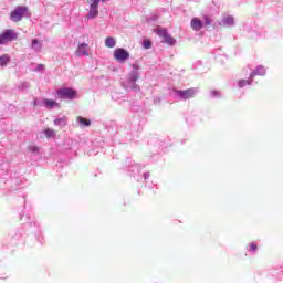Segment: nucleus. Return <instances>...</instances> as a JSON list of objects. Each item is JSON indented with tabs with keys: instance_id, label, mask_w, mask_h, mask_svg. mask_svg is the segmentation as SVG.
<instances>
[{
	"instance_id": "2",
	"label": "nucleus",
	"mask_w": 283,
	"mask_h": 283,
	"mask_svg": "<svg viewBox=\"0 0 283 283\" xmlns=\"http://www.w3.org/2000/svg\"><path fill=\"white\" fill-rule=\"evenodd\" d=\"M175 98L178 101H189V98H193L196 94H198V88H188L185 91L175 90Z\"/></svg>"
},
{
	"instance_id": "7",
	"label": "nucleus",
	"mask_w": 283,
	"mask_h": 283,
	"mask_svg": "<svg viewBox=\"0 0 283 283\" xmlns=\"http://www.w3.org/2000/svg\"><path fill=\"white\" fill-rule=\"evenodd\" d=\"M96 17H98V0H91L87 19H96Z\"/></svg>"
},
{
	"instance_id": "30",
	"label": "nucleus",
	"mask_w": 283,
	"mask_h": 283,
	"mask_svg": "<svg viewBox=\"0 0 283 283\" xmlns=\"http://www.w3.org/2000/svg\"><path fill=\"white\" fill-rule=\"evenodd\" d=\"M34 105H39V103L35 101V102H34Z\"/></svg>"
},
{
	"instance_id": "25",
	"label": "nucleus",
	"mask_w": 283,
	"mask_h": 283,
	"mask_svg": "<svg viewBox=\"0 0 283 283\" xmlns=\"http://www.w3.org/2000/svg\"><path fill=\"white\" fill-rule=\"evenodd\" d=\"M29 151H32L33 154H39V147L38 146H29Z\"/></svg>"
},
{
	"instance_id": "1",
	"label": "nucleus",
	"mask_w": 283,
	"mask_h": 283,
	"mask_svg": "<svg viewBox=\"0 0 283 283\" xmlns=\"http://www.w3.org/2000/svg\"><path fill=\"white\" fill-rule=\"evenodd\" d=\"M132 67L133 70L128 74V81H127L126 87L138 92V90H140V86L136 84V81L140 78V72H139L140 66L138 64H133Z\"/></svg>"
},
{
	"instance_id": "19",
	"label": "nucleus",
	"mask_w": 283,
	"mask_h": 283,
	"mask_svg": "<svg viewBox=\"0 0 283 283\" xmlns=\"http://www.w3.org/2000/svg\"><path fill=\"white\" fill-rule=\"evenodd\" d=\"M19 92H25V90H30V82H22L18 85Z\"/></svg>"
},
{
	"instance_id": "28",
	"label": "nucleus",
	"mask_w": 283,
	"mask_h": 283,
	"mask_svg": "<svg viewBox=\"0 0 283 283\" xmlns=\"http://www.w3.org/2000/svg\"><path fill=\"white\" fill-rule=\"evenodd\" d=\"M250 251H258V244L251 243Z\"/></svg>"
},
{
	"instance_id": "24",
	"label": "nucleus",
	"mask_w": 283,
	"mask_h": 283,
	"mask_svg": "<svg viewBox=\"0 0 283 283\" xmlns=\"http://www.w3.org/2000/svg\"><path fill=\"white\" fill-rule=\"evenodd\" d=\"M143 48L145 50H149L151 48V42L149 40L144 41Z\"/></svg>"
},
{
	"instance_id": "17",
	"label": "nucleus",
	"mask_w": 283,
	"mask_h": 283,
	"mask_svg": "<svg viewBox=\"0 0 283 283\" xmlns=\"http://www.w3.org/2000/svg\"><path fill=\"white\" fill-rule=\"evenodd\" d=\"M54 125H57L59 127H65V125H67V118L65 117L56 118L54 119Z\"/></svg>"
},
{
	"instance_id": "14",
	"label": "nucleus",
	"mask_w": 283,
	"mask_h": 283,
	"mask_svg": "<svg viewBox=\"0 0 283 283\" xmlns=\"http://www.w3.org/2000/svg\"><path fill=\"white\" fill-rule=\"evenodd\" d=\"M77 123H78L80 127H90L92 125V122L90 119H86L81 116L77 117Z\"/></svg>"
},
{
	"instance_id": "6",
	"label": "nucleus",
	"mask_w": 283,
	"mask_h": 283,
	"mask_svg": "<svg viewBox=\"0 0 283 283\" xmlns=\"http://www.w3.org/2000/svg\"><path fill=\"white\" fill-rule=\"evenodd\" d=\"M113 56L118 63H125L129 59V53L123 48H117L114 50Z\"/></svg>"
},
{
	"instance_id": "15",
	"label": "nucleus",
	"mask_w": 283,
	"mask_h": 283,
	"mask_svg": "<svg viewBox=\"0 0 283 283\" xmlns=\"http://www.w3.org/2000/svg\"><path fill=\"white\" fill-rule=\"evenodd\" d=\"M105 46L106 48H116V38H113V36L106 38Z\"/></svg>"
},
{
	"instance_id": "3",
	"label": "nucleus",
	"mask_w": 283,
	"mask_h": 283,
	"mask_svg": "<svg viewBox=\"0 0 283 283\" xmlns=\"http://www.w3.org/2000/svg\"><path fill=\"white\" fill-rule=\"evenodd\" d=\"M17 39H19V34L12 29H7L0 34V45H6L11 41H17Z\"/></svg>"
},
{
	"instance_id": "26",
	"label": "nucleus",
	"mask_w": 283,
	"mask_h": 283,
	"mask_svg": "<svg viewBox=\"0 0 283 283\" xmlns=\"http://www.w3.org/2000/svg\"><path fill=\"white\" fill-rule=\"evenodd\" d=\"M43 70H45V66L43 64H39L35 72H43Z\"/></svg>"
},
{
	"instance_id": "16",
	"label": "nucleus",
	"mask_w": 283,
	"mask_h": 283,
	"mask_svg": "<svg viewBox=\"0 0 283 283\" xmlns=\"http://www.w3.org/2000/svg\"><path fill=\"white\" fill-rule=\"evenodd\" d=\"M9 62H10V55L8 54L0 55V67H6V65H8Z\"/></svg>"
},
{
	"instance_id": "29",
	"label": "nucleus",
	"mask_w": 283,
	"mask_h": 283,
	"mask_svg": "<svg viewBox=\"0 0 283 283\" xmlns=\"http://www.w3.org/2000/svg\"><path fill=\"white\" fill-rule=\"evenodd\" d=\"M144 178H145V180H147V178H149V172H145Z\"/></svg>"
},
{
	"instance_id": "21",
	"label": "nucleus",
	"mask_w": 283,
	"mask_h": 283,
	"mask_svg": "<svg viewBox=\"0 0 283 283\" xmlns=\"http://www.w3.org/2000/svg\"><path fill=\"white\" fill-rule=\"evenodd\" d=\"M44 134H45L46 138H54V136H56V133L50 128L45 129Z\"/></svg>"
},
{
	"instance_id": "22",
	"label": "nucleus",
	"mask_w": 283,
	"mask_h": 283,
	"mask_svg": "<svg viewBox=\"0 0 283 283\" xmlns=\"http://www.w3.org/2000/svg\"><path fill=\"white\" fill-rule=\"evenodd\" d=\"M253 83V78L250 77V81L241 80L239 81V87H244L245 85H251Z\"/></svg>"
},
{
	"instance_id": "11",
	"label": "nucleus",
	"mask_w": 283,
	"mask_h": 283,
	"mask_svg": "<svg viewBox=\"0 0 283 283\" xmlns=\"http://www.w3.org/2000/svg\"><path fill=\"white\" fill-rule=\"evenodd\" d=\"M266 74V69L262 65H259L254 71L251 72L250 78L254 76H264Z\"/></svg>"
},
{
	"instance_id": "13",
	"label": "nucleus",
	"mask_w": 283,
	"mask_h": 283,
	"mask_svg": "<svg viewBox=\"0 0 283 283\" xmlns=\"http://www.w3.org/2000/svg\"><path fill=\"white\" fill-rule=\"evenodd\" d=\"M41 105L46 107V109H54V107H59V103H56L54 99H43Z\"/></svg>"
},
{
	"instance_id": "12",
	"label": "nucleus",
	"mask_w": 283,
	"mask_h": 283,
	"mask_svg": "<svg viewBox=\"0 0 283 283\" xmlns=\"http://www.w3.org/2000/svg\"><path fill=\"white\" fill-rule=\"evenodd\" d=\"M220 25H226L227 28H232V25H235V19L232 15L223 17Z\"/></svg>"
},
{
	"instance_id": "10",
	"label": "nucleus",
	"mask_w": 283,
	"mask_h": 283,
	"mask_svg": "<svg viewBox=\"0 0 283 283\" xmlns=\"http://www.w3.org/2000/svg\"><path fill=\"white\" fill-rule=\"evenodd\" d=\"M31 50H33V52H41V50H43V41H39V39H33L31 41Z\"/></svg>"
},
{
	"instance_id": "9",
	"label": "nucleus",
	"mask_w": 283,
	"mask_h": 283,
	"mask_svg": "<svg viewBox=\"0 0 283 283\" xmlns=\"http://www.w3.org/2000/svg\"><path fill=\"white\" fill-rule=\"evenodd\" d=\"M190 25L192 28V30H195V32H200L201 28H203L205 23L202 22V20L198 19V18H193L190 22Z\"/></svg>"
},
{
	"instance_id": "27",
	"label": "nucleus",
	"mask_w": 283,
	"mask_h": 283,
	"mask_svg": "<svg viewBox=\"0 0 283 283\" xmlns=\"http://www.w3.org/2000/svg\"><path fill=\"white\" fill-rule=\"evenodd\" d=\"M210 95L212 96V98H216V96H220V93L218 91H211Z\"/></svg>"
},
{
	"instance_id": "18",
	"label": "nucleus",
	"mask_w": 283,
	"mask_h": 283,
	"mask_svg": "<svg viewBox=\"0 0 283 283\" xmlns=\"http://www.w3.org/2000/svg\"><path fill=\"white\" fill-rule=\"evenodd\" d=\"M163 43H167V45H176V39H174L171 35H167L164 40Z\"/></svg>"
},
{
	"instance_id": "8",
	"label": "nucleus",
	"mask_w": 283,
	"mask_h": 283,
	"mask_svg": "<svg viewBox=\"0 0 283 283\" xmlns=\"http://www.w3.org/2000/svg\"><path fill=\"white\" fill-rule=\"evenodd\" d=\"M75 55L78 57L90 56L88 44L85 42L81 43L75 51Z\"/></svg>"
},
{
	"instance_id": "4",
	"label": "nucleus",
	"mask_w": 283,
	"mask_h": 283,
	"mask_svg": "<svg viewBox=\"0 0 283 283\" xmlns=\"http://www.w3.org/2000/svg\"><path fill=\"white\" fill-rule=\"evenodd\" d=\"M56 94H57L59 98H64L67 101H74V98H76V91H74V88H70V87L59 88L56 91Z\"/></svg>"
},
{
	"instance_id": "20",
	"label": "nucleus",
	"mask_w": 283,
	"mask_h": 283,
	"mask_svg": "<svg viewBox=\"0 0 283 283\" xmlns=\"http://www.w3.org/2000/svg\"><path fill=\"white\" fill-rule=\"evenodd\" d=\"M157 34L161 39H165L169 33L167 32V29H157Z\"/></svg>"
},
{
	"instance_id": "23",
	"label": "nucleus",
	"mask_w": 283,
	"mask_h": 283,
	"mask_svg": "<svg viewBox=\"0 0 283 283\" xmlns=\"http://www.w3.org/2000/svg\"><path fill=\"white\" fill-rule=\"evenodd\" d=\"M203 23L205 25H211V23H213V20H211L209 15H203Z\"/></svg>"
},
{
	"instance_id": "5",
	"label": "nucleus",
	"mask_w": 283,
	"mask_h": 283,
	"mask_svg": "<svg viewBox=\"0 0 283 283\" xmlns=\"http://www.w3.org/2000/svg\"><path fill=\"white\" fill-rule=\"evenodd\" d=\"M25 12H28V7H17L10 14V19L14 22V23H19V21H21L23 19V17H25Z\"/></svg>"
}]
</instances>
